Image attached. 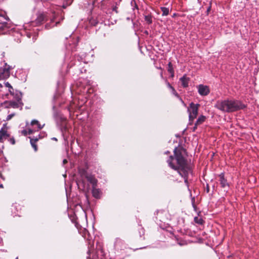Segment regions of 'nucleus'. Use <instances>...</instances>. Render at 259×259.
<instances>
[{
  "mask_svg": "<svg viewBox=\"0 0 259 259\" xmlns=\"http://www.w3.org/2000/svg\"><path fill=\"white\" fill-rule=\"evenodd\" d=\"M183 151L184 150L182 148H175L174 150V156H169L167 162L169 167L177 170L179 175L184 178L185 183L187 184V178L188 175L191 174V169L182 155Z\"/></svg>",
  "mask_w": 259,
  "mask_h": 259,
  "instance_id": "f257e3e1",
  "label": "nucleus"
},
{
  "mask_svg": "<svg viewBox=\"0 0 259 259\" xmlns=\"http://www.w3.org/2000/svg\"><path fill=\"white\" fill-rule=\"evenodd\" d=\"M215 107L226 112H233L245 107L240 101L238 100H225L218 101Z\"/></svg>",
  "mask_w": 259,
  "mask_h": 259,
  "instance_id": "f03ea898",
  "label": "nucleus"
},
{
  "mask_svg": "<svg viewBox=\"0 0 259 259\" xmlns=\"http://www.w3.org/2000/svg\"><path fill=\"white\" fill-rule=\"evenodd\" d=\"M199 106L200 105L199 104H194L192 102L190 104L189 106L188 107L190 121H193L196 117Z\"/></svg>",
  "mask_w": 259,
  "mask_h": 259,
  "instance_id": "7ed1b4c3",
  "label": "nucleus"
},
{
  "mask_svg": "<svg viewBox=\"0 0 259 259\" xmlns=\"http://www.w3.org/2000/svg\"><path fill=\"white\" fill-rule=\"evenodd\" d=\"M79 172L82 176L84 177L92 184L93 187L96 186L97 181L93 176L89 175L84 169L80 170Z\"/></svg>",
  "mask_w": 259,
  "mask_h": 259,
  "instance_id": "20e7f679",
  "label": "nucleus"
},
{
  "mask_svg": "<svg viewBox=\"0 0 259 259\" xmlns=\"http://www.w3.org/2000/svg\"><path fill=\"white\" fill-rule=\"evenodd\" d=\"M8 127L6 124H4L3 127L0 130V142H3L4 140L7 139L9 137L8 133Z\"/></svg>",
  "mask_w": 259,
  "mask_h": 259,
  "instance_id": "39448f33",
  "label": "nucleus"
},
{
  "mask_svg": "<svg viewBox=\"0 0 259 259\" xmlns=\"http://www.w3.org/2000/svg\"><path fill=\"white\" fill-rule=\"evenodd\" d=\"M198 91L201 96H206L209 93V89L208 86L200 84L197 87Z\"/></svg>",
  "mask_w": 259,
  "mask_h": 259,
  "instance_id": "423d86ee",
  "label": "nucleus"
},
{
  "mask_svg": "<svg viewBox=\"0 0 259 259\" xmlns=\"http://www.w3.org/2000/svg\"><path fill=\"white\" fill-rule=\"evenodd\" d=\"M114 245L116 248L120 250L125 248L127 246V244L125 242L119 238L116 239Z\"/></svg>",
  "mask_w": 259,
  "mask_h": 259,
  "instance_id": "0eeeda50",
  "label": "nucleus"
},
{
  "mask_svg": "<svg viewBox=\"0 0 259 259\" xmlns=\"http://www.w3.org/2000/svg\"><path fill=\"white\" fill-rule=\"evenodd\" d=\"M10 68L0 69V79H4L8 78L10 75Z\"/></svg>",
  "mask_w": 259,
  "mask_h": 259,
  "instance_id": "6e6552de",
  "label": "nucleus"
},
{
  "mask_svg": "<svg viewBox=\"0 0 259 259\" xmlns=\"http://www.w3.org/2000/svg\"><path fill=\"white\" fill-rule=\"evenodd\" d=\"M219 181L222 187L225 188L229 186V184L227 182V180L224 177V174L223 173L219 175Z\"/></svg>",
  "mask_w": 259,
  "mask_h": 259,
  "instance_id": "1a4fd4ad",
  "label": "nucleus"
},
{
  "mask_svg": "<svg viewBox=\"0 0 259 259\" xmlns=\"http://www.w3.org/2000/svg\"><path fill=\"white\" fill-rule=\"evenodd\" d=\"M180 81H181L182 85L184 88H187L188 87L190 78L185 75L180 78Z\"/></svg>",
  "mask_w": 259,
  "mask_h": 259,
  "instance_id": "9d476101",
  "label": "nucleus"
},
{
  "mask_svg": "<svg viewBox=\"0 0 259 259\" xmlns=\"http://www.w3.org/2000/svg\"><path fill=\"white\" fill-rule=\"evenodd\" d=\"M205 119V116L203 115L199 116L195 123V126L194 127L193 131H195L197 128V126L198 125L201 124L203 122H204Z\"/></svg>",
  "mask_w": 259,
  "mask_h": 259,
  "instance_id": "9b49d317",
  "label": "nucleus"
},
{
  "mask_svg": "<svg viewBox=\"0 0 259 259\" xmlns=\"http://www.w3.org/2000/svg\"><path fill=\"white\" fill-rule=\"evenodd\" d=\"M92 194L94 197L98 198L100 196V191L99 189L96 188V186L93 187Z\"/></svg>",
  "mask_w": 259,
  "mask_h": 259,
  "instance_id": "f8f14e48",
  "label": "nucleus"
},
{
  "mask_svg": "<svg viewBox=\"0 0 259 259\" xmlns=\"http://www.w3.org/2000/svg\"><path fill=\"white\" fill-rule=\"evenodd\" d=\"M45 15L44 14H40L38 16L37 19L36 20V23L38 24L41 23L45 20Z\"/></svg>",
  "mask_w": 259,
  "mask_h": 259,
  "instance_id": "ddd939ff",
  "label": "nucleus"
},
{
  "mask_svg": "<svg viewBox=\"0 0 259 259\" xmlns=\"http://www.w3.org/2000/svg\"><path fill=\"white\" fill-rule=\"evenodd\" d=\"M31 125H36L37 126L39 130L41 129V128L43 127V126H44V125L41 126V125L39 124V123L38 121H37V120H35V119L32 120L31 121Z\"/></svg>",
  "mask_w": 259,
  "mask_h": 259,
  "instance_id": "4468645a",
  "label": "nucleus"
},
{
  "mask_svg": "<svg viewBox=\"0 0 259 259\" xmlns=\"http://www.w3.org/2000/svg\"><path fill=\"white\" fill-rule=\"evenodd\" d=\"M37 141V139H30L31 145L32 147L34 148L35 151H36L37 150V146L35 144V143Z\"/></svg>",
  "mask_w": 259,
  "mask_h": 259,
  "instance_id": "2eb2a0df",
  "label": "nucleus"
},
{
  "mask_svg": "<svg viewBox=\"0 0 259 259\" xmlns=\"http://www.w3.org/2000/svg\"><path fill=\"white\" fill-rule=\"evenodd\" d=\"M161 11L162 12V16H167L169 14V9L166 7H161Z\"/></svg>",
  "mask_w": 259,
  "mask_h": 259,
  "instance_id": "dca6fc26",
  "label": "nucleus"
},
{
  "mask_svg": "<svg viewBox=\"0 0 259 259\" xmlns=\"http://www.w3.org/2000/svg\"><path fill=\"white\" fill-rule=\"evenodd\" d=\"M4 19V17L2 16H0V31L4 29L6 25L5 22H2V19Z\"/></svg>",
  "mask_w": 259,
  "mask_h": 259,
  "instance_id": "f3484780",
  "label": "nucleus"
},
{
  "mask_svg": "<svg viewBox=\"0 0 259 259\" xmlns=\"http://www.w3.org/2000/svg\"><path fill=\"white\" fill-rule=\"evenodd\" d=\"M194 222L198 224H202L203 223V220L201 218L196 217L194 218Z\"/></svg>",
  "mask_w": 259,
  "mask_h": 259,
  "instance_id": "a211bd4d",
  "label": "nucleus"
},
{
  "mask_svg": "<svg viewBox=\"0 0 259 259\" xmlns=\"http://www.w3.org/2000/svg\"><path fill=\"white\" fill-rule=\"evenodd\" d=\"M145 20L148 23L151 24L152 22V17L150 15L145 16Z\"/></svg>",
  "mask_w": 259,
  "mask_h": 259,
  "instance_id": "6ab92c4d",
  "label": "nucleus"
},
{
  "mask_svg": "<svg viewBox=\"0 0 259 259\" xmlns=\"http://www.w3.org/2000/svg\"><path fill=\"white\" fill-rule=\"evenodd\" d=\"M167 71L169 72V73H172V72L174 71V69H173V67H172V64L171 62H169L168 64V69H167Z\"/></svg>",
  "mask_w": 259,
  "mask_h": 259,
  "instance_id": "aec40b11",
  "label": "nucleus"
},
{
  "mask_svg": "<svg viewBox=\"0 0 259 259\" xmlns=\"http://www.w3.org/2000/svg\"><path fill=\"white\" fill-rule=\"evenodd\" d=\"M11 106L13 108H18L19 107L18 104L16 102H13L11 103Z\"/></svg>",
  "mask_w": 259,
  "mask_h": 259,
  "instance_id": "412c9836",
  "label": "nucleus"
},
{
  "mask_svg": "<svg viewBox=\"0 0 259 259\" xmlns=\"http://www.w3.org/2000/svg\"><path fill=\"white\" fill-rule=\"evenodd\" d=\"M5 85L7 87H8L9 88V92L11 94H12V91L11 90H13V88L11 84L8 82H7L5 83Z\"/></svg>",
  "mask_w": 259,
  "mask_h": 259,
  "instance_id": "4be33fe9",
  "label": "nucleus"
},
{
  "mask_svg": "<svg viewBox=\"0 0 259 259\" xmlns=\"http://www.w3.org/2000/svg\"><path fill=\"white\" fill-rule=\"evenodd\" d=\"M14 116H15L14 113H12V114H10L8 115L6 118V120L7 121L10 120Z\"/></svg>",
  "mask_w": 259,
  "mask_h": 259,
  "instance_id": "5701e85b",
  "label": "nucleus"
},
{
  "mask_svg": "<svg viewBox=\"0 0 259 259\" xmlns=\"http://www.w3.org/2000/svg\"><path fill=\"white\" fill-rule=\"evenodd\" d=\"M171 91H172V94L175 95L177 97H179V95L178 94V93H177V92L176 91V90H175L174 88H173L172 89H171Z\"/></svg>",
  "mask_w": 259,
  "mask_h": 259,
  "instance_id": "b1692460",
  "label": "nucleus"
},
{
  "mask_svg": "<svg viewBox=\"0 0 259 259\" xmlns=\"http://www.w3.org/2000/svg\"><path fill=\"white\" fill-rule=\"evenodd\" d=\"M10 142L13 145L15 144V141L14 138H10Z\"/></svg>",
  "mask_w": 259,
  "mask_h": 259,
  "instance_id": "393cba45",
  "label": "nucleus"
},
{
  "mask_svg": "<svg viewBox=\"0 0 259 259\" xmlns=\"http://www.w3.org/2000/svg\"><path fill=\"white\" fill-rule=\"evenodd\" d=\"M21 133L24 136H26L27 135V131L26 130L22 131Z\"/></svg>",
  "mask_w": 259,
  "mask_h": 259,
  "instance_id": "a878e982",
  "label": "nucleus"
},
{
  "mask_svg": "<svg viewBox=\"0 0 259 259\" xmlns=\"http://www.w3.org/2000/svg\"><path fill=\"white\" fill-rule=\"evenodd\" d=\"M113 11H114L116 13H118V11H117V7L116 6H115L113 8Z\"/></svg>",
  "mask_w": 259,
  "mask_h": 259,
  "instance_id": "bb28decb",
  "label": "nucleus"
},
{
  "mask_svg": "<svg viewBox=\"0 0 259 259\" xmlns=\"http://www.w3.org/2000/svg\"><path fill=\"white\" fill-rule=\"evenodd\" d=\"M166 84L167 87L170 89L171 90L172 89L174 88L170 85V84L168 82H166Z\"/></svg>",
  "mask_w": 259,
  "mask_h": 259,
  "instance_id": "cd10ccee",
  "label": "nucleus"
},
{
  "mask_svg": "<svg viewBox=\"0 0 259 259\" xmlns=\"http://www.w3.org/2000/svg\"><path fill=\"white\" fill-rule=\"evenodd\" d=\"M33 133V130L31 129H29L27 131V134L30 135Z\"/></svg>",
  "mask_w": 259,
  "mask_h": 259,
  "instance_id": "c85d7f7f",
  "label": "nucleus"
},
{
  "mask_svg": "<svg viewBox=\"0 0 259 259\" xmlns=\"http://www.w3.org/2000/svg\"><path fill=\"white\" fill-rule=\"evenodd\" d=\"M67 162V160L66 159H64L63 161V164H66Z\"/></svg>",
  "mask_w": 259,
  "mask_h": 259,
  "instance_id": "c756f323",
  "label": "nucleus"
},
{
  "mask_svg": "<svg viewBox=\"0 0 259 259\" xmlns=\"http://www.w3.org/2000/svg\"><path fill=\"white\" fill-rule=\"evenodd\" d=\"M171 74V77H173L174 76V71L172 72V73H170Z\"/></svg>",
  "mask_w": 259,
  "mask_h": 259,
  "instance_id": "7c9ffc66",
  "label": "nucleus"
},
{
  "mask_svg": "<svg viewBox=\"0 0 259 259\" xmlns=\"http://www.w3.org/2000/svg\"><path fill=\"white\" fill-rule=\"evenodd\" d=\"M69 2H67L69 4H70L72 2V0H69Z\"/></svg>",
  "mask_w": 259,
  "mask_h": 259,
  "instance_id": "2f4dec72",
  "label": "nucleus"
},
{
  "mask_svg": "<svg viewBox=\"0 0 259 259\" xmlns=\"http://www.w3.org/2000/svg\"><path fill=\"white\" fill-rule=\"evenodd\" d=\"M3 188V185L0 184V188Z\"/></svg>",
  "mask_w": 259,
  "mask_h": 259,
  "instance_id": "473e14b6",
  "label": "nucleus"
},
{
  "mask_svg": "<svg viewBox=\"0 0 259 259\" xmlns=\"http://www.w3.org/2000/svg\"><path fill=\"white\" fill-rule=\"evenodd\" d=\"M176 16V14H174L172 16V17H175V16Z\"/></svg>",
  "mask_w": 259,
  "mask_h": 259,
  "instance_id": "72a5a7b5",
  "label": "nucleus"
},
{
  "mask_svg": "<svg viewBox=\"0 0 259 259\" xmlns=\"http://www.w3.org/2000/svg\"><path fill=\"white\" fill-rule=\"evenodd\" d=\"M53 139L54 140H57V139H56V138H54Z\"/></svg>",
  "mask_w": 259,
  "mask_h": 259,
  "instance_id": "f704fd0d",
  "label": "nucleus"
},
{
  "mask_svg": "<svg viewBox=\"0 0 259 259\" xmlns=\"http://www.w3.org/2000/svg\"><path fill=\"white\" fill-rule=\"evenodd\" d=\"M58 23V22H56V24H55V25H57V24ZM55 26V25H53V26Z\"/></svg>",
  "mask_w": 259,
  "mask_h": 259,
  "instance_id": "c9c22d12",
  "label": "nucleus"
},
{
  "mask_svg": "<svg viewBox=\"0 0 259 259\" xmlns=\"http://www.w3.org/2000/svg\"><path fill=\"white\" fill-rule=\"evenodd\" d=\"M2 87V85L0 83V88Z\"/></svg>",
  "mask_w": 259,
  "mask_h": 259,
  "instance_id": "e433bc0d",
  "label": "nucleus"
},
{
  "mask_svg": "<svg viewBox=\"0 0 259 259\" xmlns=\"http://www.w3.org/2000/svg\"><path fill=\"white\" fill-rule=\"evenodd\" d=\"M210 9V7L207 9V11H209Z\"/></svg>",
  "mask_w": 259,
  "mask_h": 259,
  "instance_id": "4c0bfd02",
  "label": "nucleus"
}]
</instances>
